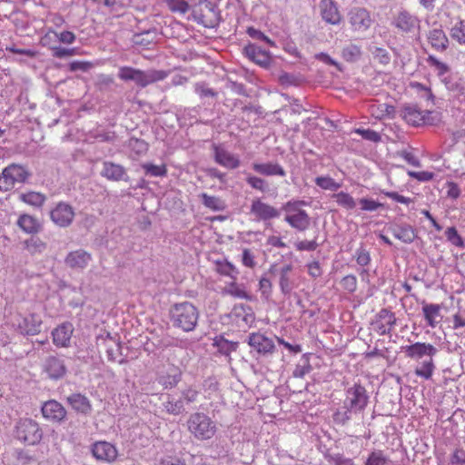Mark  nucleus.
I'll list each match as a JSON object with an SVG mask.
<instances>
[{"instance_id":"54","label":"nucleus","mask_w":465,"mask_h":465,"mask_svg":"<svg viewBox=\"0 0 465 465\" xmlns=\"http://www.w3.org/2000/svg\"><path fill=\"white\" fill-rule=\"evenodd\" d=\"M427 62L430 66L435 68L439 76L444 75L450 69L446 64L440 62L433 55H429Z\"/></svg>"},{"instance_id":"32","label":"nucleus","mask_w":465,"mask_h":465,"mask_svg":"<svg viewBox=\"0 0 465 465\" xmlns=\"http://www.w3.org/2000/svg\"><path fill=\"white\" fill-rule=\"evenodd\" d=\"M193 88L195 94L203 101V104H210V100H215L218 96V93L205 82L195 83Z\"/></svg>"},{"instance_id":"46","label":"nucleus","mask_w":465,"mask_h":465,"mask_svg":"<svg viewBox=\"0 0 465 465\" xmlns=\"http://www.w3.org/2000/svg\"><path fill=\"white\" fill-rule=\"evenodd\" d=\"M390 460L382 450L371 451L366 459L364 465H388Z\"/></svg>"},{"instance_id":"36","label":"nucleus","mask_w":465,"mask_h":465,"mask_svg":"<svg viewBox=\"0 0 465 465\" xmlns=\"http://www.w3.org/2000/svg\"><path fill=\"white\" fill-rule=\"evenodd\" d=\"M223 293L231 295L234 298L244 299L246 301H251L252 298V295L249 294L234 280L223 289Z\"/></svg>"},{"instance_id":"58","label":"nucleus","mask_w":465,"mask_h":465,"mask_svg":"<svg viewBox=\"0 0 465 465\" xmlns=\"http://www.w3.org/2000/svg\"><path fill=\"white\" fill-rule=\"evenodd\" d=\"M53 55L56 58H64L75 54L74 48H64L61 46H55L52 48Z\"/></svg>"},{"instance_id":"37","label":"nucleus","mask_w":465,"mask_h":465,"mask_svg":"<svg viewBox=\"0 0 465 465\" xmlns=\"http://www.w3.org/2000/svg\"><path fill=\"white\" fill-rule=\"evenodd\" d=\"M25 250L32 255L40 254L46 249V243L39 237H31L24 242Z\"/></svg>"},{"instance_id":"62","label":"nucleus","mask_w":465,"mask_h":465,"mask_svg":"<svg viewBox=\"0 0 465 465\" xmlns=\"http://www.w3.org/2000/svg\"><path fill=\"white\" fill-rule=\"evenodd\" d=\"M242 262L244 266L248 268L255 267L256 262L254 260V255L249 249H244L242 251Z\"/></svg>"},{"instance_id":"26","label":"nucleus","mask_w":465,"mask_h":465,"mask_svg":"<svg viewBox=\"0 0 465 465\" xmlns=\"http://www.w3.org/2000/svg\"><path fill=\"white\" fill-rule=\"evenodd\" d=\"M440 304L422 302V313L428 326L435 328L440 322Z\"/></svg>"},{"instance_id":"60","label":"nucleus","mask_w":465,"mask_h":465,"mask_svg":"<svg viewBox=\"0 0 465 465\" xmlns=\"http://www.w3.org/2000/svg\"><path fill=\"white\" fill-rule=\"evenodd\" d=\"M93 66L92 63L85 62V61H73L69 64L70 71L76 72V71H82L86 72L89 69H91Z\"/></svg>"},{"instance_id":"5","label":"nucleus","mask_w":465,"mask_h":465,"mask_svg":"<svg viewBox=\"0 0 465 465\" xmlns=\"http://www.w3.org/2000/svg\"><path fill=\"white\" fill-rule=\"evenodd\" d=\"M186 423L189 432L198 440H208L217 431L215 421L203 412L192 413Z\"/></svg>"},{"instance_id":"16","label":"nucleus","mask_w":465,"mask_h":465,"mask_svg":"<svg viewBox=\"0 0 465 465\" xmlns=\"http://www.w3.org/2000/svg\"><path fill=\"white\" fill-rule=\"evenodd\" d=\"M17 329L24 335H36L41 331L42 319L38 314L31 313L17 320Z\"/></svg>"},{"instance_id":"38","label":"nucleus","mask_w":465,"mask_h":465,"mask_svg":"<svg viewBox=\"0 0 465 465\" xmlns=\"http://www.w3.org/2000/svg\"><path fill=\"white\" fill-rule=\"evenodd\" d=\"M216 272L222 275L228 276L232 280H236L239 274L238 269L228 261H217Z\"/></svg>"},{"instance_id":"24","label":"nucleus","mask_w":465,"mask_h":465,"mask_svg":"<svg viewBox=\"0 0 465 465\" xmlns=\"http://www.w3.org/2000/svg\"><path fill=\"white\" fill-rule=\"evenodd\" d=\"M101 175L111 181H126L128 179L124 167L113 162L103 163Z\"/></svg>"},{"instance_id":"9","label":"nucleus","mask_w":465,"mask_h":465,"mask_svg":"<svg viewBox=\"0 0 465 465\" xmlns=\"http://www.w3.org/2000/svg\"><path fill=\"white\" fill-rule=\"evenodd\" d=\"M75 213L72 205L59 202L51 211V221L61 228L69 227L74 220Z\"/></svg>"},{"instance_id":"51","label":"nucleus","mask_w":465,"mask_h":465,"mask_svg":"<svg viewBox=\"0 0 465 465\" xmlns=\"http://www.w3.org/2000/svg\"><path fill=\"white\" fill-rule=\"evenodd\" d=\"M167 6L172 12L185 14L189 9V5L184 0H165Z\"/></svg>"},{"instance_id":"52","label":"nucleus","mask_w":465,"mask_h":465,"mask_svg":"<svg viewBox=\"0 0 465 465\" xmlns=\"http://www.w3.org/2000/svg\"><path fill=\"white\" fill-rule=\"evenodd\" d=\"M326 459L331 465H354L352 459L347 458L341 453L328 454Z\"/></svg>"},{"instance_id":"64","label":"nucleus","mask_w":465,"mask_h":465,"mask_svg":"<svg viewBox=\"0 0 465 465\" xmlns=\"http://www.w3.org/2000/svg\"><path fill=\"white\" fill-rule=\"evenodd\" d=\"M198 391L193 388H187L182 391V401L186 403H193L197 400Z\"/></svg>"},{"instance_id":"21","label":"nucleus","mask_w":465,"mask_h":465,"mask_svg":"<svg viewBox=\"0 0 465 465\" xmlns=\"http://www.w3.org/2000/svg\"><path fill=\"white\" fill-rule=\"evenodd\" d=\"M214 160L220 165L228 168L235 169L240 165V160L232 153L225 150L224 148L213 144Z\"/></svg>"},{"instance_id":"33","label":"nucleus","mask_w":465,"mask_h":465,"mask_svg":"<svg viewBox=\"0 0 465 465\" xmlns=\"http://www.w3.org/2000/svg\"><path fill=\"white\" fill-rule=\"evenodd\" d=\"M428 40L431 46L438 50L443 51L448 45V38L441 29H432L429 32Z\"/></svg>"},{"instance_id":"11","label":"nucleus","mask_w":465,"mask_h":465,"mask_svg":"<svg viewBox=\"0 0 465 465\" xmlns=\"http://www.w3.org/2000/svg\"><path fill=\"white\" fill-rule=\"evenodd\" d=\"M250 213L254 217L255 221L263 222L278 218L281 214L277 208L262 202L261 199L252 200Z\"/></svg>"},{"instance_id":"49","label":"nucleus","mask_w":465,"mask_h":465,"mask_svg":"<svg viewBox=\"0 0 465 465\" xmlns=\"http://www.w3.org/2000/svg\"><path fill=\"white\" fill-rule=\"evenodd\" d=\"M246 182L252 188L258 190L262 193H265L269 190L268 183L262 178L254 175H249L246 178Z\"/></svg>"},{"instance_id":"25","label":"nucleus","mask_w":465,"mask_h":465,"mask_svg":"<svg viewBox=\"0 0 465 465\" xmlns=\"http://www.w3.org/2000/svg\"><path fill=\"white\" fill-rule=\"evenodd\" d=\"M429 111H421L416 105H407L403 108L402 118L413 126H419L425 123V116Z\"/></svg>"},{"instance_id":"12","label":"nucleus","mask_w":465,"mask_h":465,"mask_svg":"<svg viewBox=\"0 0 465 465\" xmlns=\"http://www.w3.org/2000/svg\"><path fill=\"white\" fill-rule=\"evenodd\" d=\"M93 456L104 462H114L118 455V451L114 445L107 441H96L92 445Z\"/></svg>"},{"instance_id":"13","label":"nucleus","mask_w":465,"mask_h":465,"mask_svg":"<svg viewBox=\"0 0 465 465\" xmlns=\"http://www.w3.org/2000/svg\"><path fill=\"white\" fill-rule=\"evenodd\" d=\"M349 21L356 31H365L371 25V18L369 12L362 7H353L349 12Z\"/></svg>"},{"instance_id":"19","label":"nucleus","mask_w":465,"mask_h":465,"mask_svg":"<svg viewBox=\"0 0 465 465\" xmlns=\"http://www.w3.org/2000/svg\"><path fill=\"white\" fill-rule=\"evenodd\" d=\"M44 371L49 378L57 380L64 376L66 367L62 359L56 356H49L45 361Z\"/></svg>"},{"instance_id":"4","label":"nucleus","mask_w":465,"mask_h":465,"mask_svg":"<svg viewBox=\"0 0 465 465\" xmlns=\"http://www.w3.org/2000/svg\"><path fill=\"white\" fill-rule=\"evenodd\" d=\"M168 76L163 70L150 69L143 71L131 66H122L118 71V77L124 82H134L137 86L144 88L147 85L162 81Z\"/></svg>"},{"instance_id":"53","label":"nucleus","mask_w":465,"mask_h":465,"mask_svg":"<svg viewBox=\"0 0 465 465\" xmlns=\"http://www.w3.org/2000/svg\"><path fill=\"white\" fill-rule=\"evenodd\" d=\"M445 235L447 237V240L450 242L453 245L458 247H463L464 242L462 238L458 233V231L455 227H449L445 231Z\"/></svg>"},{"instance_id":"6","label":"nucleus","mask_w":465,"mask_h":465,"mask_svg":"<svg viewBox=\"0 0 465 465\" xmlns=\"http://www.w3.org/2000/svg\"><path fill=\"white\" fill-rule=\"evenodd\" d=\"M307 205L302 200H291L285 203L282 210L285 213L284 221L293 229L304 232L311 223V218L308 213L302 209V206Z\"/></svg>"},{"instance_id":"56","label":"nucleus","mask_w":465,"mask_h":465,"mask_svg":"<svg viewBox=\"0 0 465 465\" xmlns=\"http://www.w3.org/2000/svg\"><path fill=\"white\" fill-rule=\"evenodd\" d=\"M341 284L344 290L352 293L357 289V278L352 274L346 275L342 278Z\"/></svg>"},{"instance_id":"18","label":"nucleus","mask_w":465,"mask_h":465,"mask_svg":"<svg viewBox=\"0 0 465 465\" xmlns=\"http://www.w3.org/2000/svg\"><path fill=\"white\" fill-rule=\"evenodd\" d=\"M248 344L258 353L263 355L272 353L275 350V345L272 340L258 332L249 335Z\"/></svg>"},{"instance_id":"34","label":"nucleus","mask_w":465,"mask_h":465,"mask_svg":"<svg viewBox=\"0 0 465 465\" xmlns=\"http://www.w3.org/2000/svg\"><path fill=\"white\" fill-rule=\"evenodd\" d=\"M182 372L179 369H173L166 374H162L157 378L159 384L163 385L165 389L175 387L181 381Z\"/></svg>"},{"instance_id":"31","label":"nucleus","mask_w":465,"mask_h":465,"mask_svg":"<svg viewBox=\"0 0 465 465\" xmlns=\"http://www.w3.org/2000/svg\"><path fill=\"white\" fill-rule=\"evenodd\" d=\"M393 236L400 241L411 243L415 239L413 228L408 224H395L391 228Z\"/></svg>"},{"instance_id":"14","label":"nucleus","mask_w":465,"mask_h":465,"mask_svg":"<svg viewBox=\"0 0 465 465\" xmlns=\"http://www.w3.org/2000/svg\"><path fill=\"white\" fill-rule=\"evenodd\" d=\"M92 261V255L84 249L70 252L64 258V263L73 270H84Z\"/></svg>"},{"instance_id":"43","label":"nucleus","mask_w":465,"mask_h":465,"mask_svg":"<svg viewBox=\"0 0 465 465\" xmlns=\"http://www.w3.org/2000/svg\"><path fill=\"white\" fill-rule=\"evenodd\" d=\"M332 198L336 200V203L339 206L344 209L352 210L356 207V201L352 196L345 192L334 193Z\"/></svg>"},{"instance_id":"15","label":"nucleus","mask_w":465,"mask_h":465,"mask_svg":"<svg viewBox=\"0 0 465 465\" xmlns=\"http://www.w3.org/2000/svg\"><path fill=\"white\" fill-rule=\"evenodd\" d=\"M392 24L403 33H413L420 27V20L410 12L401 11L395 17Z\"/></svg>"},{"instance_id":"48","label":"nucleus","mask_w":465,"mask_h":465,"mask_svg":"<svg viewBox=\"0 0 465 465\" xmlns=\"http://www.w3.org/2000/svg\"><path fill=\"white\" fill-rule=\"evenodd\" d=\"M143 169L145 171L147 175L153 177H162L165 176L167 173V169L164 164L155 165L153 163H144L143 164Z\"/></svg>"},{"instance_id":"3","label":"nucleus","mask_w":465,"mask_h":465,"mask_svg":"<svg viewBox=\"0 0 465 465\" xmlns=\"http://www.w3.org/2000/svg\"><path fill=\"white\" fill-rule=\"evenodd\" d=\"M173 325L183 331H192L195 329L198 319V309L189 302L173 304L170 309Z\"/></svg>"},{"instance_id":"29","label":"nucleus","mask_w":465,"mask_h":465,"mask_svg":"<svg viewBox=\"0 0 465 465\" xmlns=\"http://www.w3.org/2000/svg\"><path fill=\"white\" fill-rule=\"evenodd\" d=\"M16 224L22 231L30 234L37 233L42 229L39 221L29 214H21Z\"/></svg>"},{"instance_id":"50","label":"nucleus","mask_w":465,"mask_h":465,"mask_svg":"<svg viewBox=\"0 0 465 465\" xmlns=\"http://www.w3.org/2000/svg\"><path fill=\"white\" fill-rule=\"evenodd\" d=\"M451 36L460 44H465V20L455 24L451 29Z\"/></svg>"},{"instance_id":"1","label":"nucleus","mask_w":465,"mask_h":465,"mask_svg":"<svg viewBox=\"0 0 465 465\" xmlns=\"http://www.w3.org/2000/svg\"><path fill=\"white\" fill-rule=\"evenodd\" d=\"M403 351L408 358L419 361L414 370L415 375L426 381L430 380L436 370L433 358L439 352L438 348L431 343L417 341L405 346Z\"/></svg>"},{"instance_id":"22","label":"nucleus","mask_w":465,"mask_h":465,"mask_svg":"<svg viewBox=\"0 0 465 465\" xmlns=\"http://www.w3.org/2000/svg\"><path fill=\"white\" fill-rule=\"evenodd\" d=\"M43 416L54 421H62L66 416V411L56 401H48L42 407Z\"/></svg>"},{"instance_id":"40","label":"nucleus","mask_w":465,"mask_h":465,"mask_svg":"<svg viewBox=\"0 0 465 465\" xmlns=\"http://www.w3.org/2000/svg\"><path fill=\"white\" fill-rule=\"evenodd\" d=\"M361 55V48L355 44H349L341 50V56L347 62H356Z\"/></svg>"},{"instance_id":"45","label":"nucleus","mask_w":465,"mask_h":465,"mask_svg":"<svg viewBox=\"0 0 465 465\" xmlns=\"http://www.w3.org/2000/svg\"><path fill=\"white\" fill-rule=\"evenodd\" d=\"M164 410L173 415H180L184 411V406L182 400H175L169 397L168 400L163 402Z\"/></svg>"},{"instance_id":"41","label":"nucleus","mask_w":465,"mask_h":465,"mask_svg":"<svg viewBox=\"0 0 465 465\" xmlns=\"http://www.w3.org/2000/svg\"><path fill=\"white\" fill-rule=\"evenodd\" d=\"M200 197L202 198L203 204L213 211L217 212L225 209L224 202L217 196H211L203 193Z\"/></svg>"},{"instance_id":"10","label":"nucleus","mask_w":465,"mask_h":465,"mask_svg":"<svg viewBox=\"0 0 465 465\" xmlns=\"http://www.w3.org/2000/svg\"><path fill=\"white\" fill-rule=\"evenodd\" d=\"M395 324V314L386 308L381 309L371 322L373 330L380 335L390 334Z\"/></svg>"},{"instance_id":"39","label":"nucleus","mask_w":465,"mask_h":465,"mask_svg":"<svg viewBox=\"0 0 465 465\" xmlns=\"http://www.w3.org/2000/svg\"><path fill=\"white\" fill-rule=\"evenodd\" d=\"M51 34H53L59 39L61 43L64 44L71 45L75 41V35L71 31H64L58 34L55 31L49 29L41 40L44 45L47 44Z\"/></svg>"},{"instance_id":"27","label":"nucleus","mask_w":465,"mask_h":465,"mask_svg":"<svg viewBox=\"0 0 465 465\" xmlns=\"http://www.w3.org/2000/svg\"><path fill=\"white\" fill-rule=\"evenodd\" d=\"M67 402L78 413L88 415L92 411V404L89 399L81 393L70 395L67 397Z\"/></svg>"},{"instance_id":"8","label":"nucleus","mask_w":465,"mask_h":465,"mask_svg":"<svg viewBox=\"0 0 465 465\" xmlns=\"http://www.w3.org/2000/svg\"><path fill=\"white\" fill-rule=\"evenodd\" d=\"M16 436L29 445L38 444L43 438L39 424L32 419L21 420L16 426Z\"/></svg>"},{"instance_id":"44","label":"nucleus","mask_w":465,"mask_h":465,"mask_svg":"<svg viewBox=\"0 0 465 465\" xmlns=\"http://www.w3.org/2000/svg\"><path fill=\"white\" fill-rule=\"evenodd\" d=\"M110 341H113L112 346H107L106 353L107 359L111 361H117L120 364L124 362V358H122V346L120 342H116L110 338Z\"/></svg>"},{"instance_id":"30","label":"nucleus","mask_w":465,"mask_h":465,"mask_svg":"<svg viewBox=\"0 0 465 465\" xmlns=\"http://www.w3.org/2000/svg\"><path fill=\"white\" fill-rule=\"evenodd\" d=\"M252 169L262 175L266 176H285L284 169L278 163H252Z\"/></svg>"},{"instance_id":"57","label":"nucleus","mask_w":465,"mask_h":465,"mask_svg":"<svg viewBox=\"0 0 465 465\" xmlns=\"http://www.w3.org/2000/svg\"><path fill=\"white\" fill-rule=\"evenodd\" d=\"M355 133L361 134L363 139L368 141L375 143L381 141V135L377 132L371 129L358 128L355 130Z\"/></svg>"},{"instance_id":"59","label":"nucleus","mask_w":465,"mask_h":465,"mask_svg":"<svg viewBox=\"0 0 465 465\" xmlns=\"http://www.w3.org/2000/svg\"><path fill=\"white\" fill-rule=\"evenodd\" d=\"M359 203L361 205L362 211L373 212L381 206V203H380L374 200L366 199V198L360 199Z\"/></svg>"},{"instance_id":"23","label":"nucleus","mask_w":465,"mask_h":465,"mask_svg":"<svg viewBox=\"0 0 465 465\" xmlns=\"http://www.w3.org/2000/svg\"><path fill=\"white\" fill-rule=\"evenodd\" d=\"M220 15L219 12L211 3H207L197 18L199 24L203 25L205 27L213 28L219 24Z\"/></svg>"},{"instance_id":"35","label":"nucleus","mask_w":465,"mask_h":465,"mask_svg":"<svg viewBox=\"0 0 465 465\" xmlns=\"http://www.w3.org/2000/svg\"><path fill=\"white\" fill-rule=\"evenodd\" d=\"M213 345L217 348V351L221 354L225 356H230V354L238 348V342L230 341L222 336L216 337L213 340Z\"/></svg>"},{"instance_id":"63","label":"nucleus","mask_w":465,"mask_h":465,"mask_svg":"<svg viewBox=\"0 0 465 465\" xmlns=\"http://www.w3.org/2000/svg\"><path fill=\"white\" fill-rule=\"evenodd\" d=\"M373 55L374 58L382 64H387L390 63L391 57L389 53L383 48L376 47L373 51Z\"/></svg>"},{"instance_id":"20","label":"nucleus","mask_w":465,"mask_h":465,"mask_svg":"<svg viewBox=\"0 0 465 465\" xmlns=\"http://www.w3.org/2000/svg\"><path fill=\"white\" fill-rule=\"evenodd\" d=\"M244 54L257 64L266 67L271 63V55L269 52L262 49L255 44H249L243 49Z\"/></svg>"},{"instance_id":"47","label":"nucleus","mask_w":465,"mask_h":465,"mask_svg":"<svg viewBox=\"0 0 465 465\" xmlns=\"http://www.w3.org/2000/svg\"><path fill=\"white\" fill-rule=\"evenodd\" d=\"M317 186L323 190L337 191L341 185L330 176H318L315 178Z\"/></svg>"},{"instance_id":"28","label":"nucleus","mask_w":465,"mask_h":465,"mask_svg":"<svg viewBox=\"0 0 465 465\" xmlns=\"http://www.w3.org/2000/svg\"><path fill=\"white\" fill-rule=\"evenodd\" d=\"M72 333V325L69 323H64L53 331V341L56 346L66 347L70 341Z\"/></svg>"},{"instance_id":"61","label":"nucleus","mask_w":465,"mask_h":465,"mask_svg":"<svg viewBox=\"0 0 465 465\" xmlns=\"http://www.w3.org/2000/svg\"><path fill=\"white\" fill-rule=\"evenodd\" d=\"M319 246L315 240L312 241H300L295 242V248L298 251H314Z\"/></svg>"},{"instance_id":"42","label":"nucleus","mask_w":465,"mask_h":465,"mask_svg":"<svg viewBox=\"0 0 465 465\" xmlns=\"http://www.w3.org/2000/svg\"><path fill=\"white\" fill-rule=\"evenodd\" d=\"M20 198L24 203L35 207H41L46 200L44 194L36 192L23 193Z\"/></svg>"},{"instance_id":"55","label":"nucleus","mask_w":465,"mask_h":465,"mask_svg":"<svg viewBox=\"0 0 465 465\" xmlns=\"http://www.w3.org/2000/svg\"><path fill=\"white\" fill-rule=\"evenodd\" d=\"M354 257L360 266H366L371 262L370 252L363 247L356 250Z\"/></svg>"},{"instance_id":"7","label":"nucleus","mask_w":465,"mask_h":465,"mask_svg":"<svg viewBox=\"0 0 465 465\" xmlns=\"http://www.w3.org/2000/svg\"><path fill=\"white\" fill-rule=\"evenodd\" d=\"M30 173L26 168L18 163H11L3 169L0 173V192L12 190L15 183H25Z\"/></svg>"},{"instance_id":"2","label":"nucleus","mask_w":465,"mask_h":465,"mask_svg":"<svg viewBox=\"0 0 465 465\" xmlns=\"http://www.w3.org/2000/svg\"><path fill=\"white\" fill-rule=\"evenodd\" d=\"M369 397L365 388L360 384H354L348 388L342 405L333 413V420L344 425L352 417L353 413L362 411L368 404Z\"/></svg>"},{"instance_id":"17","label":"nucleus","mask_w":465,"mask_h":465,"mask_svg":"<svg viewBox=\"0 0 465 465\" xmlns=\"http://www.w3.org/2000/svg\"><path fill=\"white\" fill-rule=\"evenodd\" d=\"M320 12L322 18L328 24L339 25L341 21V15L337 4L333 0H321Z\"/></svg>"}]
</instances>
